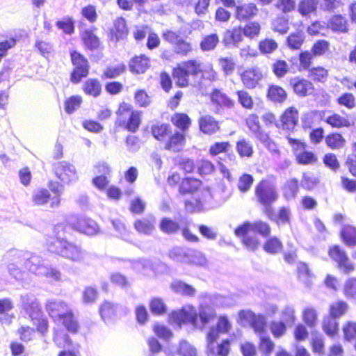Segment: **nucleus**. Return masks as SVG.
<instances>
[{
  "label": "nucleus",
  "instance_id": "1",
  "mask_svg": "<svg viewBox=\"0 0 356 356\" xmlns=\"http://www.w3.org/2000/svg\"><path fill=\"white\" fill-rule=\"evenodd\" d=\"M47 246L49 252L74 263H83L89 256L81 245L60 237L51 238Z\"/></svg>",
  "mask_w": 356,
  "mask_h": 356
},
{
  "label": "nucleus",
  "instance_id": "2",
  "mask_svg": "<svg viewBox=\"0 0 356 356\" xmlns=\"http://www.w3.org/2000/svg\"><path fill=\"white\" fill-rule=\"evenodd\" d=\"M45 307L55 323H61L70 332L78 331V322L74 318L73 312L67 303L60 300L51 299L47 301Z\"/></svg>",
  "mask_w": 356,
  "mask_h": 356
},
{
  "label": "nucleus",
  "instance_id": "3",
  "mask_svg": "<svg viewBox=\"0 0 356 356\" xmlns=\"http://www.w3.org/2000/svg\"><path fill=\"white\" fill-rule=\"evenodd\" d=\"M25 268L38 276L45 277L55 282L61 280V272L36 254L29 252L27 261H25Z\"/></svg>",
  "mask_w": 356,
  "mask_h": 356
},
{
  "label": "nucleus",
  "instance_id": "4",
  "mask_svg": "<svg viewBox=\"0 0 356 356\" xmlns=\"http://www.w3.org/2000/svg\"><path fill=\"white\" fill-rule=\"evenodd\" d=\"M254 194L257 202L266 206H271L277 202L280 196L276 182L264 179L255 186Z\"/></svg>",
  "mask_w": 356,
  "mask_h": 356
},
{
  "label": "nucleus",
  "instance_id": "5",
  "mask_svg": "<svg viewBox=\"0 0 356 356\" xmlns=\"http://www.w3.org/2000/svg\"><path fill=\"white\" fill-rule=\"evenodd\" d=\"M71 60L74 68L71 73L70 80L74 83H79L82 78L86 77L89 72L88 60L80 53L73 51L70 53Z\"/></svg>",
  "mask_w": 356,
  "mask_h": 356
},
{
  "label": "nucleus",
  "instance_id": "6",
  "mask_svg": "<svg viewBox=\"0 0 356 356\" xmlns=\"http://www.w3.org/2000/svg\"><path fill=\"white\" fill-rule=\"evenodd\" d=\"M67 223L71 229L88 236H94L99 231L95 220L85 217L71 218Z\"/></svg>",
  "mask_w": 356,
  "mask_h": 356
},
{
  "label": "nucleus",
  "instance_id": "7",
  "mask_svg": "<svg viewBox=\"0 0 356 356\" xmlns=\"http://www.w3.org/2000/svg\"><path fill=\"white\" fill-rule=\"evenodd\" d=\"M54 170L56 177L65 184L74 183L79 179L76 168L67 161H60L54 163Z\"/></svg>",
  "mask_w": 356,
  "mask_h": 356
},
{
  "label": "nucleus",
  "instance_id": "8",
  "mask_svg": "<svg viewBox=\"0 0 356 356\" xmlns=\"http://www.w3.org/2000/svg\"><path fill=\"white\" fill-rule=\"evenodd\" d=\"M20 306L30 319H38V316L42 313L37 298L31 293L20 296Z\"/></svg>",
  "mask_w": 356,
  "mask_h": 356
},
{
  "label": "nucleus",
  "instance_id": "9",
  "mask_svg": "<svg viewBox=\"0 0 356 356\" xmlns=\"http://www.w3.org/2000/svg\"><path fill=\"white\" fill-rule=\"evenodd\" d=\"M170 318V321L179 326L182 323H187L195 325L197 321V314L196 310L193 307H189L188 309L183 307L178 311L172 312Z\"/></svg>",
  "mask_w": 356,
  "mask_h": 356
},
{
  "label": "nucleus",
  "instance_id": "10",
  "mask_svg": "<svg viewBox=\"0 0 356 356\" xmlns=\"http://www.w3.org/2000/svg\"><path fill=\"white\" fill-rule=\"evenodd\" d=\"M330 257L335 261L338 267L344 273L349 274L354 270V266L349 261L346 252L339 245H334L329 250Z\"/></svg>",
  "mask_w": 356,
  "mask_h": 356
},
{
  "label": "nucleus",
  "instance_id": "11",
  "mask_svg": "<svg viewBox=\"0 0 356 356\" xmlns=\"http://www.w3.org/2000/svg\"><path fill=\"white\" fill-rule=\"evenodd\" d=\"M234 17L239 21H247L257 15L258 9L253 3H235Z\"/></svg>",
  "mask_w": 356,
  "mask_h": 356
},
{
  "label": "nucleus",
  "instance_id": "12",
  "mask_svg": "<svg viewBox=\"0 0 356 356\" xmlns=\"http://www.w3.org/2000/svg\"><path fill=\"white\" fill-rule=\"evenodd\" d=\"M241 319L247 320L254 331L261 332L266 326V317L264 315H256L251 311H241L239 312Z\"/></svg>",
  "mask_w": 356,
  "mask_h": 356
},
{
  "label": "nucleus",
  "instance_id": "13",
  "mask_svg": "<svg viewBox=\"0 0 356 356\" xmlns=\"http://www.w3.org/2000/svg\"><path fill=\"white\" fill-rule=\"evenodd\" d=\"M294 92L299 97H303L311 95L314 91L313 83L299 76L292 79L290 81Z\"/></svg>",
  "mask_w": 356,
  "mask_h": 356
},
{
  "label": "nucleus",
  "instance_id": "14",
  "mask_svg": "<svg viewBox=\"0 0 356 356\" xmlns=\"http://www.w3.org/2000/svg\"><path fill=\"white\" fill-rule=\"evenodd\" d=\"M169 136V138L165 143V149L175 152L181 151L186 143L184 134L178 131H175L174 132L172 131Z\"/></svg>",
  "mask_w": 356,
  "mask_h": 356
},
{
  "label": "nucleus",
  "instance_id": "15",
  "mask_svg": "<svg viewBox=\"0 0 356 356\" xmlns=\"http://www.w3.org/2000/svg\"><path fill=\"white\" fill-rule=\"evenodd\" d=\"M243 35L242 26L234 27L224 32L222 42L227 47H236L243 40Z\"/></svg>",
  "mask_w": 356,
  "mask_h": 356
},
{
  "label": "nucleus",
  "instance_id": "16",
  "mask_svg": "<svg viewBox=\"0 0 356 356\" xmlns=\"http://www.w3.org/2000/svg\"><path fill=\"white\" fill-rule=\"evenodd\" d=\"M261 78L262 74L257 67L247 70L241 74L242 81L248 88H255Z\"/></svg>",
  "mask_w": 356,
  "mask_h": 356
},
{
  "label": "nucleus",
  "instance_id": "17",
  "mask_svg": "<svg viewBox=\"0 0 356 356\" xmlns=\"http://www.w3.org/2000/svg\"><path fill=\"white\" fill-rule=\"evenodd\" d=\"M200 131L206 134H213L219 130L218 122L209 115L201 116L198 120Z\"/></svg>",
  "mask_w": 356,
  "mask_h": 356
},
{
  "label": "nucleus",
  "instance_id": "18",
  "mask_svg": "<svg viewBox=\"0 0 356 356\" xmlns=\"http://www.w3.org/2000/svg\"><path fill=\"white\" fill-rule=\"evenodd\" d=\"M298 120V111L294 108L286 109L281 117V124L283 129L293 130Z\"/></svg>",
  "mask_w": 356,
  "mask_h": 356
},
{
  "label": "nucleus",
  "instance_id": "19",
  "mask_svg": "<svg viewBox=\"0 0 356 356\" xmlns=\"http://www.w3.org/2000/svg\"><path fill=\"white\" fill-rule=\"evenodd\" d=\"M299 186V181L296 178L286 180L282 187L284 198L287 201L294 200L298 193Z\"/></svg>",
  "mask_w": 356,
  "mask_h": 356
},
{
  "label": "nucleus",
  "instance_id": "20",
  "mask_svg": "<svg viewBox=\"0 0 356 356\" xmlns=\"http://www.w3.org/2000/svg\"><path fill=\"white\" fill-rule=\"evenodd\" d=\"M151 131L156 140L165 143L172 132V127L169 124L157 123L152 127Z\"/></svg>",
  "mask_w": 356,
  "mask_h": 356
},
{
  "label": "nucleus",
  "instance_id": "21",
  "mask_svg": "<svg viewBox=\"0 0 356 356\" xmlns=\"http://www.w3.org/2000/svg\"><path fill=\"white\" fill-rule=\"evenodd\" d=\"M120 307L118 304L104 301L99 307V314L104 322H108L115 316Z\"/></svg>",
  "mask_w": 356,
  "mask_h": 356
},
{
  "label": "nucleus",
  "instance_id": "22",
  "mask_svg": "<svg viewBox=\"0 0 356 356\" xmlns=\"http://www.w3.org/2000/svg\"><path fill=\"white\" fill-rule=\"evenodd\" d=\"M170 286L175 293L184 296H194L196 293V290L193 286L181 280H174L171 283Z\"/></svg>",
  "mask_w": 356,
  "mask_h": 356
},
{
  "label": "nucleus",
  "instance_id": "23",
  "mask_svg": "<svg viewBox=\"0 0 356 356\" xmlns=\"http://www.w3.org/2000/svg\"><path fill=\"white\" fill-rule=\"evenodd\" d=\"M129 67L134 72L144 73L149 67V60L145 55L136 56L131 59Z\"/></svg>",
  "mask_w": 356,
  "mask_h": 356
},
{
  "label": "nucleus",
  "instance_id": "24",
  "mask_svg": "<svg viewBox=\"0 0 356 356\" xmlns=\"http://www.w3.org/2000/svg\"><path fill=\"white\" fill-rule=\"evenodd\" d=\"M51 193L46 188H37L32 192V202L35 206H42L51 200Z\"/></svg>",
  "mask_w": 356,
  "mask_h": 356
},
{
  "label": "nucleus",
  "instance_id": "25",
  "mask_svg": "<svg viewBox=\"0 0 356 356\" xmlns=\"http://www.w3.org/2000/svg\"><path fill=\"white\" fill-rule=\"evenodd\" d=\"M328 26L336 32L345 33L348 31L347 20L341 15L332 16L329 20Z\"/></svg>",
  "mask_w": 356,
  "mask_h": 356
},
{
  "label": "nucleus",
  "instance_id": "26",
  "mask_svg": "<svg viewBox=\"0 0 356 356\" xmlns=\"http://www.w3.org/2000/svg\"><path fill=\"white\" fill-rule=\"evenodd\" d=\"M84 92L93 97H97L102 92V85L96 79H88L83 86Z\"/></svg>",
  "mask_w": 356,
  "mask_h": 356
},
{
  "label": "nucleus",
  "instance_id": "27",
  "mask_svg": "<svg viewBox=\"0 0 356 356\" xmlns=\"http://www.w3.org/2000/svg\"><path fill=\"white\" fill-rule=\"evenodd\" d=\"M323 330L327 336H334L339 330L337 318L330 314L325 317L323 321Z\"/></svg>",
  "mask_w": 356,
  "mask_h": 356
},
{
  "label": "nucleus",
  "instance_id": "28",
  "mask_svg": "<svg viewBox=\"0 0 356 356\" xmlns=\"http://www.w3.org/2000/svg\"><path fill=\"white\" fill-rule=\"evenodd\" d=\"M318 4V0H300L298 5V11L302 16H307L316 12Z\"/></svg>",
  "mask_w": 356,
  "mask_h": 356
},
{
  "label": "nucleus",
  "instance_id": "29",
  "mask_svg": "<svg viewBox=\"0 0 356 356\" xmlns=\"http://www.w3.org/2000/svg\"><path fill=\"white\" fill-rule=\"evenodd\" d=\"M341 236L343 242L348 246L353 247L356 245V228L345 225L341 231Z\"/></svg>",
  "mask_w": 356,
  "mask_h": 356
},
{
  "label": "nucleus",
  "instance_id": "30",
  "mask_svg": "<svg viewBox=\"0 0 356 356\" xmlns=\"http://www.w3.org/2000/svg\"><path fill=\"white\" fill-rule=\"evenodd\" d=\"M161 231L167 234H173L177 233L179 229V224L169 218H163L159 224Z\"/></svg>",
  "mask_w": 356,
  "mask_h": 356
},
{
  "label": "nucleus",
  "instance_id": "31",
  "mask_svg": "<svg viewBox=\"0 0 356 356\" xmlns=\"http://www.w3.org/2000/svg\"><path fill=\"white\" fill-rule=\"evenodd\" d=\"M135 229L140 233L149 235L154 229V219L143 218L134 223Z\"/></svg>",
  "mask_w": 356,
  "mask_h": 356
},
{
  "label": "nucleus",
  "instance_id": "32",
  "mask_svg": "<svg viewBox=\"0 0 356 356\" xmlns=\"http://www.w3.org/2000/svg\"><path fill=\"white\" fill-rule=\"evenodd\" d=\"M219 42V37L216 33H211L203 37L200 47L203 51L213 50Z\"/></svg>",
  "mask_w": 356,
  "mask_h": 356
},
{
  "label": "nucleus",
  "instance_id": "33",
  "mask_svg": "<svg viewBox=\"0 0 356 356\" xmlns=\"http://www.w3.org/2000/svg\"><path fill=\"white\" fill-rule=\"evenodd\" d=\"M29 254V252H24L19 250H11L6 253L5 257L6 259H8V263H14L17 265V264H22L24 262V264L25 265V261H27Z\"/></svg>",
  "mask_w": 356,
  "mask_h": 356
},
{
  "label": "nucleus",
  "instance_id": "34",
  "mask_svg": "<svg viewBox=\"0 0 356 356\" xmlns=\"http://www.w3.org/2000/svg\"><path fill=\"white\" fill-rule=\"evenodd\" d=\"M200 181L194 178L186 177L179 186V193L181 194L190 193L196 191L200 186Z\"/></svg>",
  "mask_w": 356,
  "mask_h": 356
},
{
  "label": "nucleus",
  "instance_id": "35",
  "mask_svg": "<svg viewBox=\"0 0 356 356\" xmlns=\"http://www.w3.org/2000/svg\"><path fill=\"white\" fill-rule=\"evenodd\" d=\"M267 96L274 102H283L286 98V92L282 87L272 85L269 86Z\"/></svg>",
  "mask_w": 356,
  "mask_h": 356
},
{
  "label": "nucleus",
  "instance_id": "36",
  "mask_svg": "<svg viewBox=\"0 0 356 356\" xmlns=\"http://www.w3.org/2000/svg\"><path fill=\"white\" fill-rule=\"evenodd\" d=\"M173 78L176 80V84L181 88H184L189 84V75L185 72L182 67L178 65L173 69Z\"/></svg>",
  "mask_w": 356,
  "mask_h": 356
},
{
  "label": "nucleus",
  "instance_id": "37",
  "mask_svg": "<svg viewBox=\"0 0 356 356\" xmlns=\"http://www.w3.org/2000/svg\"><path fill=\"white\" fill-rule=\"evenodd\" d=\"M140 115V111H132L129 115L124 129L133 133L136 132L141 122Z\"/></svg>",
  "mask_w": 356,
  "mask_h": 356
},
{
  "label": "nucleus",
  "instance_id": "38",
  "mask_svg": "<svg viewBox=\"0 0 356 356\" xmlns=\"http://www.w3.org/2000/svg\"><path fill=\"white\" fill-rule=\"evenodd\" d=\"M171 122L183 131L188 129L191 123V119L188 115L181 113H175L172 116Z\"/></svg>",
  "mask_w": 356,
  "mask_h": 356
},
{
  "label": "nucleus",
  "instance_id": "39",
  "mask_svg": "<svg viewBox=\"0 0 356 356\" xmlns=\"http://www.w3.org/2000/svg\"><path fill=\"white\" fill-rule=\"evenodd\" d=\"M188 248L175 247L169 251V257L175 262L186 264Z\"/></svg>",
  "mask_w": 356,
  "mask_h": 356
},
{
  "label": "nucleus",
  "instance_id": "40",
  "mask_svg": "<svg viewBox=\"0 0 356 356\" xmlns=\"http://www.w3.org/2000/svg\"><path fill=\"white\" fill-rule=\"evenodd\" d=\"M278 48L277 42L271 38H265L260 40L258 44V49L263 55L270 54Z\"/></svg>",
  "mask_w": 356,
  "mask_h": 356
},
{
  "label": "nucleus",
  "instance_id": "41",
  "mask_svg": "<svg viewBox=\"0 0 356 356\" xmlns=\"http://www.w3.org/2000/svg\"><path fill=\"white\" fill-rule=\"evenodd\" d=\"M179 65L189 76H197L201 72V63L195 59L188 60Z\"/></svg>",
  "mask_w": 356,
  "mask_h": 356
},
{
  "label": "nucleus",
  "instance_id": "42",
  "mask_svg": "<svg viewBox=\"0 0 356 356\" xmlns=\"http://www.w3.org/2000/svg\"><path fill=\"white\" fill-rule=\"evenodd\" d=\"M82 39L87 48L91 50L96 49L99 46L98 37L91 30H85L82 35Z\"/></svg>",
  "mask_w": 356,
  "mask_h": 356
},
{
  "label": "nucleus",
  "instance_id": "43",
  "mask_svg": "<svg viewBox=\"0 0 356 356\" xmlns=\"http://www.w3.org/2000/svg\"><path fill=\"white\" fill-rule=\"evenodd\" d=\"M325 143L331 149H339L344 145L346 140L341 134L332 133L325 137Z\"/></svg>",
  "mask_w": 356,
  "mask_h": 356
},
{
  "label": "nucleus",
  "instance_id": "44",
  "mask_svg": "<svg viewBox=\"0 0 356 356\" xmlns=\"http://www.w3.org/2000/svg\"><path fill=\"white\" fill-rule=\"evenodd\" d=\"M205 263L206 258L201 252L196 250L188 249L186 264L202 266Z\"/></svg>",
  "mask_w": 356,
  "mask_h": 356
},
{
  "label": "nucleus",
  "instance_id": "45",
  "mask_svg": "<svg viewBox=\"0 0 356 356\" xmlns=\"http://www.w3.org/2000/svg\"><path fill=\"white\" fill-rule=\"evenodd\" d=\"M325 122L332 127L336 128L349 127L350 126V122L347 118L336 113L328 116Z\"/></svg>",
  "mask_w": 356,
  "mask_h": 356
},
{
  "label": "nucleus",
  "instance_id": "46",
  "mask_svg": "<svg viewBox=\"0 0 356 356\" xmlns=\"http://www.w3.org/2000/svg\"><path fill=\"white\" fill-rule=\"evenodd\" d=\"M193 51V46L190 42L181 38L173 47V51L180 56H186Z\"/></svg>",
  "mask_w": 356,
  "mask_h": 356
},
{
  "label": "nucleus",
  "instance_id": "47",
  "mask_svg": "<svg viewBox=\"0 0 356 356\" xmlns=\"http://www.w3.org/2000/svg\"><path fill=\"white\" fill-rule=\"evenodd\" d=\"M236 150L242 157H251L253 154V147L250 142L243 138L236 143Z\"/></svg>",
  "mask_w": 356,
  "mask_h": 356
},
{
  "label": "nucleus",
  "instance_id": "48",
  "mask_svg": "<svg viewBox=\"0 0 356 356\" xmlns=\"http://www.w3.org/2000/svg\"><path fill=\"white\" fill-rule=\"evenodd\" d=\"M328 71L323 67H312L309 70L308 76L314 81L324 83L327 81Z\"/></svg>",
  "mask_w": 356,
  "mask_h": 356
},
{
  "label": "nucleus",
  "instance_id": "49",
  "mask_svg": "<svg viewBox=\"0 0 356 356\" xmlns=\"http://www.w3.org/2000/svg\"><path fill=\"white\" fill-rule=\"evenodd\" d=\"M56 26L65 34L71 35L74 32V21L72 17H65L58 20L56 23Z\"/></svg>",
  "mask_w": 356,
  "mask_h": 356
},
{
  "label": "nucleus",
  "instance_id": "50",
  "mask_svg": "<svg viewBox=\"0 0 356 356\" xmlns=\"http://www.w3.org/2000/svg\"><path fill=\"white\" fill-rule=\"evenodd\" d=\"M243 35L253 39L259 36L261 31V26L257 22H252L246 24L242 27Z\"/></svg>",
  "mask_w": 356,
  "mask_h": 356
},
{
  "label": "nucleus",
  "instance_id": "51",
  "mask_svg": "<svg viewBox=\"0 0 356 356\" xmlns=\"http://www.w3.org/2000/svg\"><path fill=\"white\" fill-rule=\"evenodd\" d=\"M296 157L298 163L301 165L312 164L317 161V157L314 153L305 149L299 153H296Z\"/></svg>",
  "mask_w": 356,
  "mask_h": 356
},
{
  "label": "nucleus",
  "instance_id": "52",
  "mask_svg": "<svg viewBox=\"0 0 356 356\" xmlns=\"http://www.w3.org/2000/svg\"><path fill=\"white\" fill-rule=\"evenodd\" d=\"M115 36L117 40L124 38L127 35L126 20L123 17L118 18L114 23Z\"/></svg>",
  "mask_w": 356,
  "mask_h": 356
},
{
  "label": "nucleus",
  "instance_id": "53",
  "mask_svg": "<svg viewBox=\"0 0 356 356\" xmlns=\"http://www.w3.org/2000/svg\"><path fill=\"white\" fill-rule=\"evenodd\" d=\"M282 248L281 241L277 237H271L264 245V250L268 254H275Z\"/></svg>",
  "mask_w": 356,
  "mask_h": 356
},
{
  "label": "nucleus",
  "instance_id": "54",
  "mask_svg": "<svg viewBox=\"0 0 356 356\" xmlns=\"http://www.w3.org/2000/svg\"><path fill=\"white\" fill-rule=\"evenodd\" d=\"M180 356H197V349L186 340H181L177 349Z\"/></svg>",
  "mask_w": 356,
  "mask_h": 356
},
{
  "label": "nucleus",
  "instance_id": "55",
  "mask_svg": "<svg viewBox=\"0 0 356 356\" xmlns=\"http://www.w3.org/2000/svg\"><path fill=\"white\" fill-rule=\"evenodd\" d=\"M348 307V304L346 302L339 300L330 305V314L338 318L346 312Z\"/></svg>",
  "mask_w": 356,
  "mask_h": 356
},
{
  "label": "nucleus",
  "instance_id": "56",
  "mask_svg": "<svg viewBox=\"0 0 356 356\" xmlns=\"http://www.w3.org/2000/svg\"><path fill=\"white\" fill-rule=\"evenodd\" d=\"M288 325L282 321H273L270 323V330L275 338H280L285 334Z\"/></svg>",
  "mask_w": 356,
  "mask_h": 356
},
{
  "label": "nucleus",
  "instance_id": "57",
  "mask_svg": "<svg viewBox=\"0 0 356 356\" xmlns=\"http://www.w3.org/2000/svg\"><path fill=\"white\" fill-rule=\"evenodd\" d=\"M51 191L56 194V195L51 199V208H58L60 205V200L59 196L63 193V186L58 182L50 184Z\"/></svg>",
  "mask_w": 356,
  "mask_h": 356
},
{
  "label": "nucleus",
  "instance_id": "58",
  "mask_svg": "<svg viewBox=\"0 0 356 356\" xmlns=\"http://www.w3.org/2000/svg\"><path fill=\"white\" fill-rule=\"evenodd\" d=\"M247 126L250 130L254 134L255 137L259 139L261 134H266L261 129L257 115H250L247 119Z\"/></svg>",
  "mask_w": 356,
  "mask_h": 356
},
{
  "label": "nucleus",
  "instance_id": "59",
  "mask_svg": "<svg viewBox=\"0 0 356 356\" xmlns=\"http://www.w3.org/2000/svg\"><path fill=\"white\" fill-rule=\"evenodd\" d=\"M82 99L80 96L73 95L67 99L65 102V111L68 114L73 113L78 109L81 104Z\"/></svg>",
  "mask_w": 356,
  "mask_h": 356
},
{
  "label": "nucleus",
  "instance_id": "60",
  "mask_svg": "<svg viewBox=\"0 0 356 356\" xmlns=\"http://www.w3.org/2000/svg\"><path fill=\"white\" fill-rule=\"evenodd\" d=\"M219 333H220V332L217 328L212 327L207 334V351L210 354L215 355L216 353L214 343L218 339Z\"/></svg>",
  "mask_w": 356,
  "mask_h": 356
},
{
  "label": "nucleus",
  "instance_id": "61",
  "mask_svg": "<svg viewBox=\"0 0 356 356\" xmlns=\"http://www.w3.org/2000/svg\"><path fill=\"white\" fill-rule=\"evenodd\" d=\"M150 310L152 314L162 315L167 311V307L163 300L159 298H154L149 303Z\"/></svg>",
  "mask_w": 356,
  "mask_h": 356
},
{
  "label": "nucleus",
  "instance_id": "62",
  "mask_svg": "<svg viewBox=\"0 0 356 356\" xmlns=\"http://www.w3.org/2000/svg\"><path fill=\"white\" fill-rule=\"evenodd\" d=\"M272 70L277 77L282 78L289 72L288 63L284 60H277L272 65Z\"/></svg>",
  "mask_w": 356,
  "mask_h": 356
},
{
  "label": "nucleus",
  "instance_id": "63",
  "mask_svg": "<svg viewBox=\"0 0 356 356\" xmlns=\"http://www.w3.org/2000/svg\"><path fill=\"white\" fill-rule=\"evenodd\" d=\"M253 181H254V178L251 175L247 174V173L243 174L239 177V179H238V190L242 193L248 192L250 189V188L253 184Z\"/></svg>",
  "mask_w": 356,
  "mask_h": 356
},
{
  "label": "nucleus",
  "instance_id": "64",
  "mask_svg": "<svg viewBox=\"0 0 356 356\" xmlns=\"http://www.w3.org/2000/svg\"><path fill=\"white\" fill-rule=\"evenodd\" d=\"M337 102L341 106H343L348 109H352L355 106V97L352 93L345 92L337 99Z\"/></svg>",
  "mask_w": 356,
  "mask_h": 356
}]
</instances>
